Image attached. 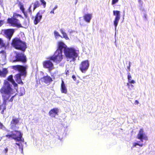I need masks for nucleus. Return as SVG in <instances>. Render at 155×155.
Here are the masks:
<instances>
[{"label": "nucleus", "mask_w": 155, "mask_h": 155, "mask_svg": "<svg viewBox=\"0 0 155 155\" xmlns=\"http://www.w3.org/2000/svg\"><path fill=\"white\" fill-rule=\"evenodd\" d=\"M4 83V86L0 90L3 100L2 104L0 105V110L2 109L1 111L2 114L3 113L4 110L6 109V101L8 99L11 95L15 93V90L11 88V85L8 81H5Z\"/></svg>", "instance_id": "obj_1"}, {"label": "nucleus", "mask_w": 155, "mask_h": 155, "mask_svg": "<svg viewBox=\"0 0 155 155\" xmlns=\"http://www.w3.org/2000/svg\"><path fill=\"white\" fill-rule=\"evenodd\" d=\"M11 68L15 71H19L20 73L17 74L15 76L16 81L19 84H23L21 77L23 76L24 78L26 75V67L19 65L12 66Z\"/></svg>", "instance_id": "obj_2"}, {"label": "nucleus", "mask_w": 155, "mask_h": 155, "mask_svg": "<svg viewBox=\"0 0 155 155\" xmlns=\"http://www.w3.org/2000/svg\"><path fill=\"white\" fill-rule=\"evenodd\" d=\"M64 53L68 61H74L78 56L77 51L72 48H67L64 50Z\"/></svg>", "instance_id": "obj_3"}, {"label": "nucleus", "mask_w": 155, "mask_h": 155, "mask_svg": "<svg viewBox=\"0 0 155 155\" xmlns=\"http://www.w3.org/2000/svg\"><path fill=\"white\" fill-rule=\"evenodd\" d=\"M12 134L9 135H7L6 137L9 139L11 138L14 139L16 141L24 142V139L22 137V134L20 131L15 130L12 132Z\"/></svg>", "instance_id": "obj_4"}, {"label": "nucleus", "mask_w": 155, "mask_h": 155, "mask_svg": "<svg viewBox=\"0 0 155 155\" xmlns=\"http://www.w3.org/2000/svg\"><path fill=\"white\" fill-rule=\"evenodd\" d=\"M12 45L16 49L23 51H25L26 48L25 43L18 38H15L13 40Z\"/></svg>", "instance_id": "obj_5"}, {"label": "nucleus", "mask_w": 155, "mask_h": 155, "mask_svg": "<svg viewBox=\"0 0 155 155\" xmlns=\"http://www.w3.org/2000/svg\"><path fill=\"white\" fill-rule=\"evenodd\" d=\"M62 53L60 50H57L54 55L49 57V59L53 61L54 62L59 63L63 59Z\"/></svg>", "instance_id": "obj_6"}, {"label": "nucleus", "mask_w": 155, "mask_h": 155, "mask_svg": "<svg viewBox=\"0 0 155 155\" xmlns=\"http://www.w3.org/2000/svg\"><path fill=\"white\" fill-rule=\"evenodd\" d=\"M8 22L11 24V26L13 27H16L18 28L22 27L19 21L13 17L12 18H8Z\"/></svg>", "instance_id": "obj_7"}, {"label": "nucleus", "mask_w": 155, "mask_h": 155, "mask_svg": "<svg viewBox=\"0 0 155 155\" xmlns=\"http://www.w3.org/2000/svg\"><path fill=\"white\" fill-rule=\"evenodd\" d=\"M137 138L140 140V141L142 143L143 140H147L148 138L145 133L144 132L143 129H141L139 131V132L137 136Z\"/></svg>", "instance_id": "obj_8"}, {"label": "nucleus", "mask_w": 155, "mask_h": 155, "mask_svg": "<svg viewBox=\"0 0 155 155\" xmlns=\"http://www.w3.org/2000/svg\"><path fill=\"white\" fill-rule=\"evenodd\" d=\"M89 66V63L88 60L82 61L79 66L80 70L82 72L85 73L88 70Z\"/></svg>", "instance_id": "obj_9"}, {"label": "nucleus", "mask_w": 155, "mask_h": 155, "mask_svg": "<svg viewBox=\"0 0 155 155\" xmlns=\"http://www.w3.org/2000/svg\"><path fill=\"white\" fill-rule=\"evenodd\" d=\"M20 119L15 117H13L10 123V128L16 130L18 128L16 126L19 122Z\"/></svg>", "instance_id": "obj_10"}, {"label": "nucleus", "mask_w": 155, "mask_h": 155, "mask_svg": "<svg viewBox=\"0 0 155 155\" xmlns=\"http://www.w3.org/2000/svg\"><path fill=\"white\" fill-rule=\"evenodd\" d=\"M114 15L115 16V18L114 21V25L115 27V30L116 29V27L118 25L119 21L120 18V12L118 11H113Z\"/></svg>", "instance_id": "obj_11"}, {"label": "nucleus", "mask_w": 155, "mask_h": 155, "mask_svg": "<svg viewBox=\"0 0 155 155\" xmlns=\"http://www.w3.org/2000/svg\"><path fill=\"white\" fill-rule=\"evenodd\" d=\"M16 58L15 60L13 61V62L20 61L25 62L26 61L25 56L22 53H16Z\"/></svg>", "instance_id": "obj_12"}, {"label": "nucleus", "mask_w": 155, "mask_h": 155, "mask_svg": "<svg viewBox=\"0 0 155 155\" xmlns=\"http://www.w3.org/2000/svg\"><path fill=\"white\" fill-rule=\"evenodd\" d=\"M51 60H47L43 62V65L44 68H48L49 71H51L54 68L53 63L51 61Z\"/></svg>", "instance_id": "obj_13"}, {"label": "nucleus", "mask_w": 155, "mask_h": 155, "mask_svg": "<svg viewBox=\"0 0 155 155\" xmlns=\"http://www.w3.org/2000/svg\"><path fill=\"white\" fill-rule=\"evenodd\" d=\"M14 32V31L13 29H8L4 31V33L5 35V36L9 40H10Z\"/></svg>", "instance_id": "obj_14"}, {"label": "nucleus", "mask_w": 155, "mask_h": 155, "mask_svg": "<svg viewBox=\"0 0 155 155\" xmlns=\"http://www.w3.org/2000/svg\"><path fill=\"white\" fill-rule=\"evenodd\" d=\"M59 109L58 108H54L51 109L49 112V116L52 117H55L56 115H58Z\"/></svg>", "instance_id": "obj_15"}, {"label": "nucleus", "mask_w": 155, "mask_h": 155, "mask_svg": "<svg viewBox=\"0 0 155 155\" xmlns=\"http://www.w3.org/2000/svg\"><path fill=\"white\" fill-rule=\"evenodd\" d=\"M32 5L33 6V10H34L37 8L39 7L40 5V3L38 1H36L34 2L30 6L28 10V14L30 15H31L32 13L31 8Z\"/></svg>", "instance_id": "obj_16"}, {"label": "nucleus", "mask_w": 155, "mask_h": 155, "mask_svg": "<svg viewBox=\"0 0 155 155\" xmlns=\"http://www.w3.org/2000/svg\"><path fill=\"white\" fill-rule=\"evenodd\" d=\"M58 49L57 50H60L62 52L67 48V46L62 42L60 41L58 43Z\"/></svg>", "instance_id": "obj_17"}, {"label": "nucleus", "mask_w": 155, "mask_h": 155, "mask_svg": "<svg viewBox=\"0 0 155 155\" xmlns=\"http://www.w3.org/2000/svg\"><path fill=\"white\" fill-rule=\"evenodd\" d=\"M61 91L62 93L65 94L67 93V89L63 80H62V82L61 84Z\"/></svg>", "instance_id": "obj_18"}, {"label": "nucleus", "mask_w": 155, "mask_h": 155, "mask_svg": "<svg viewBox=\"0 0 155 155\" xmlns=\"http://www.w3.org/2000/svg\"><path fill=\"white\" fill-rule=\"evenodd\" d=\"M92 15L91 14H87L83 16L84 20L87 22L89 23L92 18Z\"/></svg>", "instance_id": "obj_19"}, {"label": "nucleus", "mask_w": 155, "mask_h": 155, "mask_svg": "<svg viewBox=\"0 0 155 155\" xmlns=\"http://www.w3.org/2000/svg\"><path fill=\"white\" fill-rule=\"evenodd\" d=\"M39 13H37L35 16V19L34 21V24L35 25H37L40 22L42 17V15H39Z\"/></svg>", "instance_id": "obj_20"}, {"label": "nucleus", "mask_w": 155, "mask_h": 155, "mask_svg": "<svg viewBox=\"0 0 155 155\" xmlns=\"http://www.w3.org/2000/svg\"><path fill=\"white\" fill-rule=\"evenodd\" d=\"M46 84H48L52 81L51 78L49 76H46L41 79Z\"/></svg>", "instance_id": "obj_21"}, {"label": "nucleus", "mask_w": 155, "mask_h": 155, "mask_svg": "<svg viewBox=\"0 0 155 155\" xmlns=\"http://www.w3.org/2000/svg\"><path fill=\"white\" fill-rule=\"evenodd\" d=\"M8 81L10 82L15 87H17L18 84L15 82L14 80L13 79L12 75L9 76L8 78Z\"/></svg>", "instance_id": "obj_22"}, {"label": "nucleus", "mask_w": 155, "mask_h": 155, "mask_svg": "<svg viewBox=\"0 0 155 155\" xmlns=\"http://www.w3.org/2000/svg\"><path fill=\"white\" fill-rule=\"evenodd\" d=\"M8 73V71L6 69H3L2 71H0V76L5 77Z\"/></svg>", "instance_id": "obj_23"}, {"label": "nucleus", "mask_w": 155, "mask_h": 155, "mask_svg": "<svg viewBox=\"0 0 155 155\" xmlns=\"http://www.w3.org/2000/svg\"><path fill=\"white\" fill-rule=\"evenodd\" d=\"M6 56V54L4 51H2L0 52V61L5 59Z\"/></svg>", "instance_id": "obj_24"}, {"label": "nucleus", "mask_w": 155, "mask_h": 155, "mask_svg": "<svg viewBox=\"0 0 155 155\" xmlns=\"http://www.w3.org/2000/svg\"><path fill=\"white\" fill-rule=\"evenodd\" d=\"M60 31L61 32L63 35L64 38L66 40H68L69 39L67 36V34L64 31L63 29H61Z\"/></svg>", "instance_id": "obj_25"}, {"label": "nucleus", "mask_w": 155, "mask_h": 155, "mask_svg": "<svg viewBox=\"0 0 155 155\" xmlns=\"http://www.w3.org/2000/svg\"><path fill=\"white\" fill-rule=\"evenodd\" d=\"M20 10L22 11V12L24 13L25 16L27 17L28 16V14L26 12H25V8H24L23 6L21 4L20 5Z\"/></svg>", "instance_id": "obj_26"}, {"label": "nucleus", "mask_w": 155, "mask_h": 155, "mask_svg": "<svg viewBox=\"0 0 155 155\" xmlns=\"http://www.w3.org/2000/svg\"><path fill=\"white\" fill-rule=\"evenodd\" d=\"M25 93V89L24 87H21L20 88L19 94L20 96H22Z\"/></svg>", "instance_id": "obj_27"}, {"label": "nucleus", "mask_w": 155, "mask_h": 155, "mask_svg": "<svg viewBox=\"0 0 155 155\" xmlns=\"http://www.w3.org/2000/svg\"><path fill=\"white\" fill-rule=\"evenodd\" d=\"M5 43L3 40L0 38V48L3 47L5 48Z\"/></svg>", "instance_id": "obj_28"}, {"label": "nucleus", "mask_w": 155, "mask_h": 155, "mask_svg": "<svg viewBox=\"0 0 155 155\" xmlns=\"http://www.w3.org/2000/svg\"><path fill=\"white\" fill-rule=\"evenodd\" d=\"M54 34L56 38H57L58 37H61V35H60L59 33L56 31H54Z\"/></svg>", "instance_id": "obj_29"}, {"label": "nucleus", "mask_w": 155, "mask_h": 155, "mask_svg": "<svg viewBox=\"0 0 155 155\" xmlns=\"http://www.w3.org/2000/svg\"><path fill=\"white\" fill-rule=\"evenodd\" d=\"M41 4L43 5L44 7L45 8L46 7V2L44 0H40Z\"/></svg>", "instance_id": "obj_30"}, {"label": "nucleus", "mask_w": 155, "mask_h": 155, "mask_svg": "<svg viewBox=\"0 0 155 155\" xmlns=\"http://www.w3.org/2000/svg\"><path fill=\"white\" fill-rule=\"evenodd\" d=\"M15 144L19 146V149H21V153H23V148L22 146L21 148L20 146V144L18 143H16Z\"/></svg>", "instance_id": "obj_31"}, {"label": "nucleus", "mask_w": 155, "mask_h": 155, "mask_svg": "<svg viewBox=\"0 0 155 155\" xmlns=\"http://www.w3.org/2000/svg\"><path fill=\"white\" fill-rule=\"evenodd\" d=\"M128 76H127V79L128 80V81L129 82L131 80V79L132 78L131 76L130 75V74L129 72L128 73Z\"/></svg>", "instance_id": "obj_32"}, {"label": "nucleus", "mask_w": 155, "mask_h": 155, "mask_svg": "<svg viewBox=\"0 0 155 155\" xmlns=\"http://www.w3.org/2000/svg\"><path fill=\"white\" fill-rule=\"evenodd\" d=\"M0 128L3 130H6L5 127L4 126L3 124L0 122Z\"/></svg>", "instance_id": "obj_33"}, {"label": "nucleus", "mask_w": 155, "mask_h": 155, "mask_svg": "<svg viewBox=\"0 0 155 155\" xmlns=\"http://www.w3.org/2000/svg\"><path fill=\"white\" fill-rule=\"evenodd\" d=\"M119 0H112L111 5H114L117 3L118 2Z\"/></svg>", "instance_id": "obj_34"}, {"label": "nucleus", "mask_w": 155, "mask_h": 155, "mask_svg": "<svg viewBox=\"0 0 155 155\" xmlns=\"http://www.w3.org/2000/svg\"><path fill=\"white\" fill-rule=\"evenodd\" d=\"M45 12V10H41L39 11V12L38 13H39V15H42V14H43V13H44Z\"/></svg>", "instance_id": "obj_35"}, {"label": "nucleus", "mask_w": 155, "mask_h": 155, "mask_svg": "<svg viewBox=\"0 0 155 155\" xmlns=\"http://www.w3.org/2000/svg\"><path fill=\"white\" fill-rule=\"evenodd\" d=\"M129 83L131 84H134L135 83V81L134 80H131L130 82H129Z\"/></svg>", "instance_id": "obj_36"}, {"label": "nucleus", "mask_w": 155, "mask_h": 155, "mask_svg": "<svg viewBox=\"0 0 155 155\" xmlns=\"http://www.w3.org/2000/svg\"><path fill=\"white\" fill-rule=\"evenodd\" d=\"M15 96H13L11 99L9 100V101L12 102L13 100V99L14 97Z\"/></svg>", "instance_id": "obj_37"}, {"label": "nucleus", "mask_w": 155, "mask_h": 155, "mask_svg": "<svg viewBox=\"0 0 155 155\" xmlns=\"http://www.w3.org/2000/svg\"><path fill=\"white\" fill-rule=\"evenodd\" d=\"M137 145H138V143H133V147H136Z\"/></svg>", "instance_id": "obj_38"}, {"label": "nucleus", "mask_w": 155, "mask_h": 155, "mask_svg": "<svg viewBox=\"0 0 155 155\" xmlns=\"http://www.w3.org/2000/svg\"><path fill=\"white\" fill-rule=\"evenodd\" d=\"M131 65V62H129V66H127V68L129 69V71H130V66Z\"/></svg>", "instance_id": "obj_39"}, {"label": "nucleus", "mask_w": 155, "mask_h": 155, "mask_svg": "<svg viewBox=\"0 0 155 155\" xmlns=\"http://www.w3.org/2000/svg\"><path fill=\"white\" fill-rule=\"evenodd\" d=\"M140 141H139V142H138V145L140 146V147H142L143 145V144L142 143H140Z\"/></svg>", "instance_id": "obj_40"}, {"label": "nucleus", "mask_w": 155, "mask_h": 155, "mask_svg": "<svg viewBox=\"0 0 155 155\" xmlns=\"http://www.w3.org/2000/svg\"><path fill=\"white\" fill-rule=\"evenodd\" d=\"M4 22L3 21H0V26H1L3 24Z\"/></svg>", "instance_id": "obj_41"}, {"label": "nucleus", "mask_w": 155, "mask_h": 155, "mask_svg": "<svg viewBox=\"0 0 155 155\" xmlns=\"http://www.w3.org/2000/svg\"><path fill=\"white\" fill-rule=\"evenodd\" d=\"M72 78L74 79V81H75L76 80V77L75 76V75H73L72 76Z\"/></svg>", "instance_id": "obj_42"}, {"label": "nucleus", "mask_w": 155, "mask_h": 155, "mask_svg": "<svg viewBox=\"0 0 155 155\" xmlns=\"http://www.w3.org/2000/svg\"><path fill=\"white\" fill-rule=\"evenodd\" d=\"M138 2L139 4H140L142 5L143 2H142V1H141V0H138Z\"/></svg>", "instance_id": "obj_43"}, {"label": "nucleus", "mask_w": 155, "mask_h": 155, "mask_svg": "<svg viewBox=\"0 0 155 155\" xmlns=\"http://www.w3.org/2000/svg\"><path fill=\"white\" fill-rule=\"evenodd\" d=\"M57 6L56 5L55 6V7L53 8V10H55L57 8Z\"/></svg>", "instance_id": "obj_44"}, {"label": "nucleus", "mask_w": 155, "mask_h": 155, "mask_svg": "<svg viewBox=\"0 0 155 155\" xmlns=\"http://www.w3.org/2000/svg\"><path fill=\"white\" fill-rule=\"evenodd\" d=\"M127 85L128 87V88H129V87L130 85V84L129 83H127Z\"/></svg>", "instance_id": "obj_45"}, {"label": "nucleus", "mask_w": 155, "mask_h": 155, "mask_svg": "<svg viewBox=\"0 0 155 155\" xmlns=\"http://www.w3.org/2000/svg\"><path fill=\"white\" fill-rule=\"evenodd\" d=\"M54 10H53H53H52V11H51L50 12V13H51L54 14Z\"/></svg>", "instance_id": "obj_46"}, {"label": "nucleus", "mask_w": 155, "mask_h": 155, "mask_svg": "<svg viewBox=\"0 0 155 155\" xmlns=\"http://www.w3.org/2000/svg\"><path fill=\"white\" fill-rule=\"evenodd\" d=\"M69 71L68 70L66 72V74H69Z\"/></svg>", "instance_id": "obj_47"}, {"label": "nucleus", "mask_w": 155, "mask_h": 155, "mask_svg": "<svg viewBox=\"0 0 155 155\" xmlns=\"http://www.w3.org/2000/svg\"><path fill=\"white\" fill-rule=\"evenodd\" d=\"M2 0H0V4H1L2 2Z\"/></svg>", "instance_id": "obj_48"}, {"label": "nucleus", "mask_w": 155, "mask_h": 155, "mask_svg": "<svg viewBox=\"0 0 155 155\" xmlns=\"http://www.w3.org/2000/svg\"><path fill=\"white\" fill-rule=\"evenodd\" d=\"M86 77H87V76H86L84 77H83V78L84 79H85L86 78Z\"/></svg>", "instance_id": "obj_49"}, {"label": "nucleus", "mask_w": 155, "mask_h": 155, "mask_svg": "<svg viewBox=\"0 0 155 155\" xmlns=\"http://www.w3.org/2000/svg\"><path fill=\"white\" fill-rule=\"evenodd\" d=\"M135 102H136V103H137V104L138 103V101H135Z\"/></svg>", "instance_id": "obj_50"}, {"label": "nucleus", "mask_w": 155, "mask_h": 155, "mask_svg": "<svg viewBox=\"0 0 155 155\" xmlns=\"http://www.w3.org/2000/svg\"><path fill=\"white\" fill-rule=\"evenodd\" d=\"M131 86L132 88H133V87H134V86L132 84H131Z\"/></svg>", "instance_id": "obj_51"}, {"label": "nucleus", "mask_w": 155, "mask_h": 155, "mask_svg": "<svg viewBox=\"0 0 155 155\" xmlns=\"http://www.w3.org/2000/svg\"><path fill=\"white\" fill-rule=\"evenodd\" d=\"M78 0H76L75 4H76L77 3V2H78Z\"/></svg>", "instance_id": "obj_52"}, {"label": "nucleus", "mask_w": 155, "mask_h": 155, "mask_svg": "<svg viewBox=\"0 0 155 155\" xmlns=\"http://www.w3.org/2000/svg\"><path fill=\"white\" fill-rule=\"evenodd\" d=\"M7 150H7V149H5V150H6V152H7Z\"/></svg>", "instance_id": "obj_53"}]
</instances>
